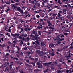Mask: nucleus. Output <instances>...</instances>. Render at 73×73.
<instances>
[{
    "mask_svg": "<svg viewBox=\"0 0 73 73\" xmlns=\"http://www.w3.org/2000/svg\"><path fill=\"white\" fill-rule=\"evenodd\" d=\"M60 35H58L54 39V41H56V40H58V41H63L64 40V38H62L60 39Z\"/></svg>",
    "mask_w": 73,
    "mask_h": 73,
    "instance_id": "nucleus-1",
    "label": "nucleus"
},
{
    "mask_svg": "<svg viewBox=\"0 0 73 73\" xmlns=\"http://www.w3.org/2000/svg\"><path fill=\"white\" fill-rule=\"evenodd\" d=\"M52 62H50L48 63H43L44 65H45V66H49L50 64H52Z\"/></svg>",
    "mask_w": 73,
    "mask_h": 73,
    "instance_id": "nucleus-2",
    "label": "nucleus"
},
{
    "mask_svg": "<svg viewBox=\"0 0 73 73\" xmlns=\"http://www.w3.org/2000/svg\"><path fill=\"white\" fill-rule=\"evenodd\" d=\"M11 36H12L13 37H16V36H19V35H18L16 34H13L11 33Z\"/></svg>",
    "mask_w": 73,
    "mask_h": 73,
    "instance_id": "nucleus-3",
    "label": "nucleus"
},
{
    "mask_svg": "<svg viewBox=\"0 0 73 73\" xmlns=\"http://www.w3.org/2000/svg\"><path fill=\"white\" fill-rule=\"evenodd\" d=\"M30 37H34V38L35 39H33V40L35 41V39H36V37L35 36H34L33 35V34H31L30 35Z\"/></svg>",
    "mask_w": 73,
    "mask_h": 73,
    "instance_id": "nucleus-4",
    "label": "nucleus"
},
{
    "mask_svg": "<svg viewBox=\"0 0 73 73\" xmlns=\"http://www.w3.org/2000/svg\"><path fill=\"white\" fill-rule=\"evenodd\" d=\"M24 30L25 31L27 32V31H31V28L27 27V28L24 29Z\"/></svg>",
    "mask_w": 73,
    "mask_h": 73,
    "instance_id": "nucleus-5",
    "label": "nucleus"
},
{
    "mask_svg": "<svg viewBox=\"0 0 73 73\" xmlns=\"http://www.w3.org/2000/svg\"><path fill=\"white\" fill-rule=\"evenodd\" d=\"M54 64H52L50 66H49V67L50 68H51V69H54Z\"/></svg>",
    "mask_w": 73,
    "mask_h": 73,
    "instance_id": "nucleus-6",
    "label": "nucleus"
},
{
    "mask_svg": "<svg viewBox=\"0 0 73 73\" xmlns=\"http://www.w3.org/2000/svg\"><path fill=\"white\" fill-rule=\"evenodd\" d=\"M64 17L62 16V17L58 18V19H59V20H64Z\"/></svg>",
    "mask_w": 73,
    "mask_h": 73,
    "instance_id": "nucleus-7",
    "label": "nucleus"
},
{
    "mask_svg": "<svg viewBox=\"0 0 73 73\" xmlns=\"http://www.w3.org/2000/svg\"><path fill=\"white\" fill-rule=\"evenodd\" d=\"M61 44V41H56V45H58V44Z\"/></svg>",
    "mask_w": 73,
    "mask_h": 73,
    "instance_id": "nucleus-8",
    "label": "nucleus"
},
{
    "mask_svg": "<svg viewBox=\"0 0 73 73\" xmlns=\"http://www.w3.org/2000/svg\"><path fill=\"white\" fill-rule=\"evenodd\" d=\"M22 36H24L25 37H27V34L26 33H24V32H23L22 33Z\"/></svg>",
    "mask_w": 73,
    "mask_h": 73,
    "instance_id": "nucleus-9",
    "label": "nucleus"
},
{
    "mask_svg": "<svg viewBox=\"0 0 73 73\" xmlns=\"http://www.w3.org/2000/svg\"><path fill=\"white\" fill-rule=\"evenodd\" d=\"M43 2L45 3V4L47 3V4H48L49 3V1L48 0H45V1H43Z\"/></svg>",
    "mask_w": 73,
    "mask_h": 73,
    "instance_id": "nucleus-10",
    "label": "nucleus"
},
{
    "mask_svg": "<svg viewBox=\"0 0 73 73\" xmlns=\"http://www.w3.org/2000/svg\"><path fill=\"white\" fill-rule=\"evenodd\" d=\"M36 39H35V40H36L37 41H39V40H41V38L40 37H38L37 38L36 37Z\"/></svg>",
    "mask_w": 73,
    "mask_h": 73,
    "instance_id": "nucleus-11",
    "label": "nucleus"
},
{
    "mask_svg": "<svg viewBox=\"0 0 73 73\" xmlns=\"http://www.w3.org/2000/svg\"><path fill=\"white\" fill-rule=\"evenodd\" d=\"M38 68L39 69H41L42 68V64H40V65L38 67Z\"/></svg>",
    "mask_w": 73,
    "mask_h": 73,
    "instance_id": "nucleus-12",
    "label": "nucleus"
},
{
    "mask_svg": "<svg viewBox=\"0 0 73 73\" xmlns=\"http://www.w3.org/2000/svg\"><path fill=\"white\" fill-rule=\"evenodd\" d=\"M28 11H26V12L24 13V14H25V15H23L25 16V15H27L28 14Z\"/></svg>",
    "mask_w": 73,
    "mask_h": 73,
    "instance_id": "nucleus-13",
    "label": "nucleus"
},
{
    "mask_svg": "<svg viewBox=\"0 0 73 73\" xmlns=\"http://www.w3.org/2000/svg\"><path fill=\"white\" fill-rule=\"evenodd\" d=\"M57 16H58V17H61V14L60 13H59L58 14Z\"/></svg>",
    "mask_w": 73,
    "mask_h": 73,
    "instance_id": "nucleus-14",
    "label": "nucleus"
},
{
    "mask_svg": "<svg viewBox=\"0 0 73 73\" xmlns=\"http://www.w3.org/2000/svg\"><path fill=\"white\" fill-rule=\"evenodd\" d=\"M40 44H41V46H44V45H45V43L43 42H42Z\"/></svg>",
    "mask_w": 73,
    "mask_h": 73,
    "instance_id": "nucleus-15",
    "label": "nucleus"
},
{
    "mask_svg": "<svg viewBox=\"0 0 73 73\" xmlns=\"http://www.w3.org/2000/svg\"><path fill=\"white\" fill-rule=\"evenodd\" d=\"M54 45L53 44H51L50 45V47H51V48H54Z\"/></svg>",
    "mask_w": 73,
    "mask_h": 73,
    "instance_id": "nucleus-16",
    "label": "nucleus"
},
{
    "mask_svg": "<svg viewBox=\"0 0 73 73\" xmlns=\"http://www.w3.org/2000/svg\"><path fill=\"white\" fill-rule=\"evenodd\" d=\"M43 20H44V21H46V19H44V20H43L42 19H40V23H42V22L43 21Z\"/></svg>",
    "mask_w": 73,
    "mask_h": 73,
    "instance_id": "nucleus-17",
    "label": "nucleus"
},
{
    "mask_svg": "<svg viewBox=\"0 0 73 73\" xmlns=\"http://www.w3.org/2000/svg\"><path fill=\"white\" fill-rule=\"evenodd\" d=\"M21 10V9L20 7H19V8L17 9V11H19V12H20Z\"/></svg>",
    "mask_w": 73,
    "mask_h": 73,
    "instance_id": "nucleus-18",
    "label": "nucleus"
},
{
    "mask_svg": "<svg viewBox=\"0 0 73 73\" xmlns=\"http://www.w3.org/2000/svg\"><path fill=\"white\" fill-rule=\"evenodd\" d=\"M70 53L69 54V55L68 56H66V58H68V57H71V56H70Z\"/></svg>",
    "mask_w": 73,
    "mask_h": 73,
    "instance_id": "nucleus-19",
    "label": "nucleus"
},
{
    "mask_svg": "<svg viewBox=\"0 0 73 73\" xmlns=\"http://www.w3.org/2000/svg\"><path fill=\"white\" fill-rule=\"evenodd\" d=\"M19 12H20V13L22 15H23V14H24V12H23V10H21Z\"/></svg>",
    "mask_w": 73,
    "mask_h": 73,
    "instance_id": "nucleus-20",
    "label": "nucleus"
},
{
    "mask_svg": "<svg viewBox=\"0 0 73 73\" xmlns=\"http://www.w3.org/2000/svg\"><path fill=\"white\" fill-rule=\"evenodd\" d=\"M49 29H50L52 31H53V29H54V28H52V27H49Z\"/></svg>",
    "mask_w": 73,
    "mask_h": 73,
    "instance_id": "nucleus-21",
    "label": "nucleus"
},
{
    "mask_svg": "<svg viewBox=\"0 0 73 73\" xmlns=\"http://www.w3.org/2000/svg\"><path fill=\"white\" fill-rule=\"evenodd\" d=\"M35 5H37L38 7H40V4L39 3H36Z\"/></svg>",
    "mask_w": 73,
    "mask_h": 73,
    "instance_id": "nucleus-22",
    "label": "nucleus"
},
{
    "mask_svg": "<svg viewBox=\"0 0 73 73\" xmlns=\"http://www.w3.org/2000/svg\"><path fill=\"white\" fill-rule=\"evenodd\" d=\"M5 3H6V4H10V1H8L6 2V1H5Z\"/></svg>",
    "mask_w": 73,
    "mask_h": 73,
    "instance_id": "nucleus-23",
    "label": "nucleus"
},
{
    "mask_svg": "<svg viewBox=\"0 0 73 73\" xmlns=\"http://www.w3.org/2000/svg\"><path fill=\"white\" fill-rule=\"evenodd\" d=\"M36 32L37 31H35L34 30H33L32 31V34H34V35H35V34L36 33Z\"/></svg>",
    "mask_w": 73,
    "mask_h": 73,
    "instance_id": "nucleus-24",
    "label": "nucleus"
},
{
    "mask_svg": "<svg viewBox=\"0 0 73 73\" xmlns=\"http://www.w3.org/2000/svg\"><path fill=\"white\" fill-rule=\"evenodd\" d=\"M54 8H57L58 9H60V7H58V6H54Z\"/></svg>",
    "mask_w": 73,
    "mask_h": 73,
    "instance_id": "nucleus-25",
    "label": "nucleus"
},
{
    "mask_svg": "<svg viewBox=\"0 0 73 73\" xmlns=\"http://www.w3.org/2000/svg\"><path fill=\"white\" fill-rule=\"evenodd\" d=\"M12 8H14L15 6V4H13L11 5Z\"/></svg>",
    "mask_w": 73,
    "mask_h": 73,
    "instance_id": "nucleus-26",
    "label": "nucleus"
},
{
    "mask_svg": "<svg viewBox=\"0 0 73 73\" xmlns=\"http://www.w3.org/2000/svg\"><path fill=\"white\" fill-rule=\"evenodd\" d=\"M35 36H39V35L37 34V31L36 33H35Z\"/></svg>",
    "mask_w": 73,
    "mask_h": 73,
    "instance_id": "nucleus-27",
    "label": "nucleus"
},
{
    "mask_svg": "<svg viewBox=\"0 0 73 73\" xmlns=\"http://www.w3.org/2000/svg\"><path fill=\"white\" fill-rule=\"evenodd\" d=\"M49 70L48 69H47L46 70H45L44 72V73H46V72H48V71Z\"/></svg>",
    "mask_w": 73,
    "mask_h": 73,
    "instance_id": "nucleus-28",
    "label": "nucleus"
},
{
    "mask_svg": "<svg viewBox=\"0 0 73 73\" xmlns=\"http://www.w3.org/2000/svg\"><path fill=\"white\" fill-rule=\"evenodd\" d=\"M38 34L40 35H41V31H38Z\"/></svg>",
    "mask_w": 73,
    "mask_h": 73,
    "instance_id": "nucleus-29",
    "label": "nucleus"
},
{
    "mask_svg": "<svg viewBox=\"0 0 73 73\" xmlns=\"http://www.w3.org/2000/svg\"><path fill=\"white\" fill-rule=\"evenodd\" d=\"M57 16V14H53L52 15V16L56 17Z\"/></svg>",
    "mask_w": 73,
    "mask_h": 73,
    "instance_id": "nucleus-30",
    "label": "nucleus"
},
{
    "mask_svg": "<svg viewBox=\"0 0 73 73\" xmlns=\"http://www.w3.org/2000/svg\"><path fill=\"white\" fill-rule=\"evenodd\" d=\"M16 48H17V49L18 51H20V48L18 46H16Z\"/></svg>",
    "mask_w": 73,
    "mask_h": 73,
    "instance_id": "nucleus-31",
    "label": "nucleus"
},
{
    "mask_svg": "<svg viewBox=\"0 0 73 73\" xmlns=\"http://www.w3.org/2000/svg\"><path fill=\"white\" fill-rule=\"evenodd\" d=\"M21 31L20 32V33H21V32H23L24 30H23V29L22 28H21Z\"/></svg>",
    "mask_w": 73,
    "mask_h": 73,
    "instance_id": "nucleus-32",
    "label": "nucleus"
},
{
    "mask_svg": "<svg viewBox=\"0 0 73 73\" xmlns=\"http://www.w3.org/2000/svg\"><path fill=\"white\" fill-rule=\"evenodd\" d=\"M63 7H68V5H63Z\"/></svg>",
    "mask_w": 73,
    "mask_h": 73,
    "instance_id": "nucleus-33",
    "label": "nucleus"
},
{
    "mask_svg": "<svg viewBox=\"0 0 73 73\" xmlns=\"http://www.w3.org/2000/svg\"><path fill=\"white\" fill-rule=\"evenodd\" d=\"M36 42V44L38 45H40V43H39V42H38V41H35Z\"/></svg>",
    "mask_w": 73,
    "mask_h": 73,
    "instance_id": "nucleus-34",
    "label": "nucleus"
},
{
    "mask_svg": "<svg viewBox=\"0 0 73 73\" xmlns=\"http://www.w3.org/2000/svg\"><path fill=\"white\" fill-rule=\"evenodd\" d=\"M48 4L49 5V6L50 7H52V5H53V4H49V3H48Z\"/></svg>",
    "mask_w": 73,
    "mask_h": 73,
    "instance_id": "nucleus-35",
    "label": "nucleus"
},
{
    "mask_svg": "<svg viewBox=\"0 0 73 73\" xmlns=\"http://www.w3.org/2000/svg\"><path fill=\"white\" fill-rule=\"evenodd\" d=\"M29 59H31V60H34V59H33V58H31V56H30V57H29Z\"/></svg>",
    "mask_w": 73,
    "mask_h": 73,
    "instance_id": "nucleus-36",
    "label": "nucleus"
},
{
    "mask_svg": "<svg viewBox=\"0 0 73 73\" xmlns=\"http://www.w3.org/2000/svg\"><path fill=\"white\" fill-rule=\"evenodd\" d=\"M31 19H32L33 20H35V19H36V18H35V17H32L31 18Z\"/></svg>",
    "mask_w": 73,
    "mask_h": 73,
    "instance_id": "nucleus-37",
    "label": "nucleus"
},
{
    "mask_svg": "<svg viewBox=\"0 0 73 73\" xmlns=\"http://www.w3.org/2000/svg\"><path fill=\"white\" fill-rule=\"evenodd\" d=\"M68 48V46H65L63 47V48L65 49H66V48Z\"/></svg>",
    "mask_w": 73,
    "mask_h": 73,
    "instance_id": "nucleus-38",
    "label": "nucleus"
},
{
    "mask_svg": "<svg viewBox=\"0 0 73 73\" xmlns=\"http://www.w3.org/2000/svg\"><path fill=\"white\" fill-rule=\"evenodd\" d=\"M52 23H50L48 24V25L49 27H50V26H52Z\"/></svg>",
    "mask_w": 73,
    "mask_h": 73,
    "instance_id": "nucleus-39",
    "label": "nucleus"
},
{
    "mask_svg": "<svg viewBox=\"0 0 73 73\" xmlns=\"http://www.w3.org/2000/svg\"><path fill=\"white\" fill-rule=\"evenodd\" d=\"M59 61L60 62H63V60H62L61 59H60L59 60Z\"/></svg>",
    "mask_w": 73,
    "mask_h": 73,
    "instance_id": "nucleus-40",
    "label": "nucleus"
},
{
    "mask_svg": "<svg viewBox=\"0 0 73 73\" xmlns=\"http://www.w3.org/2000/svg\"><path fill=\"white\" fill-rule=\"evenodd\" d=\"M30 17V15L29 14H28L26 16V17Z\"/></svg>",
    "mask_w": 73,
    "mask_h": 73,
    "instance_id": "nucleus-41",
    "label": "nucleus"
},
{
    "mask_svg": "<svg viewBox=\"0 0 73 73\" xmlns=\"http://www.w3.org/2000/svg\"><path fill=\"white\" fill-rule=\"evenodd\" d=\"M52 14H53V13H50L49 14V16H52Z\"/></svg>",
    "mask_w": 73,
    "mask_h": 73,
    "instance_id": "nucleus-42",
    "label": "nucleus"
},
{
    "mask_svg": "<svg viewBox=\"0 0 73 73\" xmlns=\"http://www.w3.org/2000/svg\"><path fill=\"white\" fill-rule=\"evenodd\" d=\"M53 64H54L55 65H57V63L56 62H53Z\"/></svg>",
    "mask_w": 73,
    "mask_h": 73,
    "instance_id": "nucleus-43",
    "label": "nucleus"
},
{
    "mask_svg": "<svg viewBox=\"0 0 73 73\" xmlns=\"http://www.w3.org/2000/svg\"><path fill=\"white\" fill-rule=\"evenodd\" d=\"M37 65H40V62H37Z\"/></svg>",
    "mask_w": 73,
    "mask_h": 73,
    "instance_id": "nucleus-44",
    "label": "nucleus"
},
{
    "mask_svg": "<svg viewBox=\"0 0 73 73\" xmlns=\"http://www.w3.org/2000/svg\"><path fill=\"white\" fill-rule=\"evenodd\" d=\"M17 8V6L15 5V6H14V9H16Z\"/></svg>",
    "mask_w": 73,
    "mask_h": 73,
    "instance_id": "nucleus-45",
    "label": "nucleus"
},
{
    "mask_svg": "<svg viewBox=\"0 0 73 73\" xmlns=\"http://www.w3.org/2000/svg\"><path fill=\"white\" fill-rule=\"evenodd\" d=\"M13 64H11V65H10L9 66L10 67V69H12V66L13 65Z\"/></svg>",
    "mask_w": 73,
    "mask_h": 73,
    "instance_id": "nucleus-46",
    "label": "nucleus"
},
{
    "mask_svg": "<svg viewBox=\"0 0 73 73\" xmlns=\"http://www.w3.org/2000/svg\"><path fill=\"white\" fill-rule=\"evenodd\" d=\"M11 3H15V2L13 1V0H11Z\"/></svg>",
    "mask_w": 73,
    "mask_h": 73,
    "instance_id": "nucleus-47",
    "label": "nucleus"
},
{
    "mask_svg": "<svg viewBox=\"0 0 73 73\" xmlns=\"http://www.w3.org/2000/svg\"><path fill=\"white\" fill-rule=\"evenodd\" d=\"M13 43H14V44H16V40H15L14 41H13Z\"/></svg>",
    "mask_w": 73,
    "mask_h": 73,
    "instance_id": "nucleus-48",
    "label": "nucleus"
},
{
    "mask_svg": "<svg viewBox=\"0 0 73 73\" xmlns=\"http://www.w3.org/2000/svg\"><path fill=\"white\" fill-rule=\"evenodd\" d=\"M42 25H45V22H43L42 21Z\"/></svg>",
    "mask_w": 73,
    "mask_h": 73,
    "instance_id": "nucleus-49",
    "label": "nucleus"
},
{
    "mask_svg": "<svg viewBox=\"0 0 73 73\" xmlns=\"http://www.w3.org/2000/svg\"><path fill=\"white\" fill-rule=\"evenodd\" d=\"M47 22L48 23V24H50V23H50V21H47Z\"/></svg>",
    "mask_w": 73,
    "mask_h": 73,
    "instance_id": "nucleus-50",
    "label": "nucleus"
},
{
    "mask_svg": "<svg viewBox=\"0 0 73 73\" xmlns=\"http://www.w3.org/2000/svg\"><path fill=\"white\" fill-rule=\"evenodd\" d=\"M56 22L57 23H60V21L59 20H57Z\"/></svg>",
    "mask_w": 73,
    "mask_h": 73,
    "instance_id": "nucleus-51",
    "label": "nucleus"
},
{
    "mask_svg": "<svg viewBox=\"0 0 73 73\" xmlns=\"http://www.w3.org/2000/svg\"><path fill=\"white\" fill-rule=\"evenodd\" d=\"M20 44L21 45H22V44H23V42L22 41H21L20 42Z\"/></svg>",
    "mask_w": 73,
    "mask_h": 73,
    "instance_id": "nucleus-52",
    "label": "nucleus"
},
{
    "mask_svg": "<svg viewBox=\"0 0 73 73\" xmlns=\"http://www.w3.org/2000/svg\"><path fill=\"white\" fill-rule=\"evenodd\" d=\"M32 64L33 66H35V63L32 62Z\"/></svg>",
    "mask_w": 73,
    "mask_h": 73,
    "instance_id": "nucleus-53",
    "label": "nucleus"
},
{
    "mask_svg": "<svg viewBox=\"0 0 73 73\" xmlns=\"http://www.w3.org/2000/svg\"><path fill=\"white\" fill-rule=\"evenodd\" d=\"M53 18L52 17V16L50 18V20H53Z\"/></svg>",
    "mask_w": 73,
    "mask_h": 73,
    "instance_id": "nucleus-54",
    "label": "nucleus"
},
{
    "mask_svg": "<svg viewBox=\"0 0 73 73\" xmlns=\"http://www.w3.org/2000/svg\"><path fill=\"white\" fill-rule=\"evenodd\" d=\"M26 39L27 40H30V39H29V37H27L26 38Z\"/></svg>",
    "mask_w": 73,
    "mask_h": 73,
    "instance_id": "nucleus-55",
    "label": "nucleus"
},
{
    "mask_svg": "<svg viewBox=\"0 0 73 73\" xmlns=\"http://www.w3.org/2000/svg\"><path fill=\"white\" fill-rule=\"evenodd\" d=\"M36 17L37 18H40V15H36Z\"/></svg>",
    "mask_w": 73,
    "mask_h": 73,
    "instance_id": "nucleus-56",
    "label": "nucleus"
},
{
    "mask_svg": "<svg viewBox=\"0 0 73 73\" xmlns=\"http://www.w3.org/2000/svg\"><path fill=\"white\" fill-rule=\"evenodd\" d=\"M14 59H15L16 61L19 60V59L17 58H16V57L14 58Z\"/></svg>",
    "mask_w": 73,
    "mask_h": 73,
    "instance_id": "nucleus-57",
    "label": "nucleus"
},
{
    "mask_svg": "<svg viewBox=\"0 0 73 73\" xmlns=\"http://www.w3.org/2000/svg\"><path fill=\"white\" fill-rule=\"evenodd\" d=\"M42 5H43V6H44V5H45V3H44V2H42Z\"/></svg>",
    "mask_w": 73,
    "mask_h": 73,
    "instance_id": "nucleus-58",
    "label": "nucleus"
},
{
    "mask_svg": "<svg viewBox=\"0 0 73 73\" xmlns=\"http://www.w3.org/2000/svg\"><path fill=\"white\" fill-rule=\"evenodd\" d=\"M63 13H64V12H66V10H63Z\"/></svg>",
    "mask_w": 73,
    "mask_h": 73,
    "instance_id": "nucleus-59",
    "label": "nucleus"
},
{
    "mask_svg": "<svg viewBox=\"0 0 73 73\" xmlns=\"http://www.w3.org/2000/svg\"><path fill=\"white\" fill-rule=\"evenodd\" d=\"M64 37V36L63 35H62V36H60V37H61V38H62V37Z\"/></svg>",
    "mask_w": 73,
    "mask_h": 73,
    "instance_id": "nucleus-60",
    "label": "nucleus"
},
{
    "mask_svg": "<svg viewBox=\"0 0 73 73\" xmlns=\"http://www.w3.org/2000/svg\"><path fill=\"white\" fill-rule=\"evenodd\" d=\"M51 56H54V54L53 53H52V54H51Z\"/></svg>",
    "mask_w": 73,
    "mask_h": 73,
    "instance_id": "nucleus-61",
    "label": "nucleus"
},
{
    "mask_svg": "<svg viewBox=\"0 0 73 73\" xmlns=\"http://www.w3.org/2000/svg\"><path fill=\"white\" fill-rule=\"evenodd\" d=\"M39 12H43V11L41 9H39Z\"/></svg>",
    "mask_w": 73,
    "mask_h": 73,
    "instance_id": "nucleus-62",
    "label": "nucleus"
},
{
    "mask_svg": "<svg viewBox=\"0 0 73 73\" xmlns=\"http://www.w3.org/2000/svg\"><path fill=\"white\" fill-rule=\"evenodd\" d=\"M8 31L9 32H11V29H8Z\"/></svg>",
    "mask_w": 73,
    "mask_h": 73,
    "instance_id": "nucleus-63",
    "label": "nucleus"
},
{
    "mask_svg": "<svg viewBox=\"0 0 73 73\" xmlns=\"http://www.w3.org/2000/svg\"><path fill=\"white\" fill-rule=\"evenodd\" d=\"M57 72V73H60V72H61V71H60V70L58 71Z\"/></svg>",
    "mask_w": 73,
    "mask_h": 73,
    "instance_id": "nucleus-64",
    "label": "nucleus"
}]
</instances>
